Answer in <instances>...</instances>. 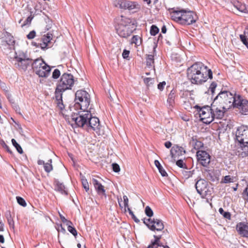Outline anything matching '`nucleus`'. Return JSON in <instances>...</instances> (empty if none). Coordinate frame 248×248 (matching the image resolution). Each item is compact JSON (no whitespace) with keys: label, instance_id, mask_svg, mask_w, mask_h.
I'll use <instances>...</instances> for the list:
<instances>
[{"label":"nucleus","instance_id":"f257e3e1","mask_svg":"<svg viewBox=\"0 0 248 248\" xmlns=\"http://www.w3.org/2000/svg\"><path fill=\"white\" fill-rule=\"evenodd\" d=\"M187 77L192 84L201 85L205 82L208 78H213V73L202 62H196L187 69Z\"/></svg>","mask_w":248,"mask_h":248},{"label":"nucleus","instance_id":"f03ea898","mask_svg":"<svg viewBox=\"0 0 248 248\" xmlns=\"http://www.w3.org/2000/svg\"><path fill=\"white\" fill-rule=\"evenodd\" d=\"M170 16L172 20L186 25L192 24L198 19L196 14L193 12L183 9L174 10L170 13Z\"/></svg>","mask_w":248,"mask_h":248},{"label":"nucleus","instance_id":"7ed1b4c3","mask_svg":"<svg viewBox=\"0 0 248 248\" xmlns=\"http://www.w3.org/2000/svg\"><path fill=\"white\" fill-rule=\"evenodd\" d=\"M91 108L90 110L80 109V111L75 109V112L72 111L70 114H65V118L69 122H74L77 126L86 129L88 120L91 117Z\"/></svg>","mask_w":248,"mask_h":248},{"label":"nucleus","instance_id":"20e7f679","mask_svg":"<svg viewBox=\"0 0 248 248\" xmlns=\"http://www.w3.org/2000/svg\"><path fill=\"white\" fill-rule=\"evenodd\" d=\"M135 30L134 25L132 23L130 18L124 16H121V19L116 26V32L119 36L127 38Z\"/></svg>","mask_w":248,"mask_h":248},{"label":"nucleus","instance_id":"39448f33","mask_svg":"<svg viewBox=\"0 0 248 248\" xmlns=\"http://www.w3.org/2000/svg\"><path fill=\"white\" fill-rule=\"evenodd\" d=\"M236 95L229 91H221L214 98L215 104H220L225 107L227 109H230L233 106L236 100Z\"/></svg>","mask_w":248,"mask_h":248},{"label":"nucleus","instance_id":"423d86ee","mask_svg":"<svg viewBox=\"0 0 248 248\" xmlns=\"http://www.w3.org/2000/svg\"><path fill=\"white\" fill-rule=\"evenodd\" d=\"M76 103L73 108L74 109H76L77 108H80V109H87L90 103V95L85 91L78 90L75 93Z\"/></svg>","mask_w":248,"mask_h":248},{"label":"nucleus","instance_id":"0eeeda50","mask_svg":"<svg viewBox=\"0 0 248 248\" xmlns=\"http://www.w3.org/2000/svg\"><path fill=\"white\" fill-rule=\"evenodd\" d=\"M113 5L117 8L132 11L133 13L137 12L140 9L138 2L128 0H115L113 1Z\"/></svg>","mask_w":248,"mask_h":248},{"label":"nucleus","instance_id":"6e6552de","mask_svg":"<svg viewBox=\"0 0 248 248\" xmlns=\"http://www.w3.org/2000/svg\"><path fill=\"white\" fill-rule=\"evenodd\" d=\"M195 187L202 198L212 194V188L209 186L208 182L204 179L201 178L198 180L195 184Z\"/></svg>","mask_w":248,"mask_h":248},{"label":"nucleus","instance_id":"1a4fd4ad","mask_svg":"<svg viewBox=\"0 0 248 248\" xmlns=\"http://www.w3.org/2000/svg\"><path fill=\"white\" fill-rule=\"evenodd\" d=\"M74 83L73 76L71 74L64 73L61 77L57 86L64 90L71 89Z\"/></svg>","mask_w":248,"mask_h":248},{"label":"nucleus","instance_id":"9d476101","mask_svg":"<svg viewBox=\"0 0 248 248\" xmlns=\"http://www.w3.org/2000/svg\"><path fill=\"white\" fill-rule=\"evenodd\" d=\"M15 41L13 36L9 33L5 32L2 34L0 38V46L3 49L14 48Z\"/></svg>","mask_w":248,"mask_h":248},{"label":"nucleus","instance_id":"9b49d317","mask_svg":"<svg viewBox=\"0 0 248 248\" xmlns=\"http://www.w3.org/2000/svg\"><path fill=\"white\" fill-rule=\"evenodd\" d=\"M201 121L204 124H209L213 121L211 107L204 106L198 110Z\"/></svg>","mask_w":248,"mask_h":248},{"label":"nucleus","instance_id":"f8f14e48","mask_svg":"<svg viewBox=\"0 0 248 248\" xmlns=\"http://www.w3.org/2000/svg\"><path fill=\"white\" fill-rule=\"evenodd\" d=\"M143 223L148 227L151 231L156 230L161 231L164 229V224L162 221L158 219L151 218L143 219Z\"/></svg>","mask_w":248,"mask_h":248},{"label":"nucleus","instance_id":"ddd939ff","mask_svg":"<svg viewBox=\"0 0 248 248\" xmlns=\"http://www.w3.org/2000/svg\"><path fill=\"white\" fill-rule=\"evenodd\" d=\"M90 117V118H89L88 121L86 129L88 131L93 130L98 135H100V129L101 126L100 124L99 119L96 117H93L91 113V117Z\"/></svg>","mask_w":248,"mask_h":248},{"label":"nucleus","instance_id":"4468645a","mask_svg":"<svg viewBox=\"0 0 248 248\" xmlns=\"http://www.w3.org/2000/svg\"><path fill=\"white\" fill-rule=\"evenodd\" d=\"M211 109L212 111L214 120L215 119H221L224 117L225 111L228 109L226 108L225 107L220 104H215V102L213 101L211 104Z\"/></svg>","mask_w":248,"mask_h":248},{"label":"nucleus","instance_id":"2eb2a0df","mask_svg":"<svg viewBox=\"0 0 248 248\" xmlns=\"http://www.w3.org/2000/svg\"><path fill=\"white\" fill-rule=\"evenodd\" d=\"M235 101L233 108H238L242 114H248V101L243 99L240 95H237Z\"/></svg>","mask_w":248,"mask_h":248},{"label":"nucleus","instance_id":"dca6fc26","mask_svg":"<svg viewBox=\"0 0 248 248\" xmlns=\"http://www.w3.org/2000/svg\"><path fill=\"white\" fill-rule=\"evenodd\" d=\"M197 160L199 164L204 167H208L211 161V156L206 151L198 150L197 152Z\"/></svg>","mask_w":248,"mask_h":248},{"label":"nucleus","instance_id":"f3484780","mask_svg":"<svg viewBox=\"0 0 248 248\" xmlns=\"http://www.w3.org/2000/svg\"><path fill=\"white\" fill-rule=\"evenodd\" d=\"M235 137L238 142L248 141V126L242 125L239 127L236 131Z\"/></svg>","mask_w":248,"mask_h":248},{"label":"nucleus","instance_id":"a211bd4d","mask_svg":"<svg viewBox=\"0 0 248 248\" xmlns=\"http://www.w3.org/2000/svg\"><path fill=\"white\" fill-rule=\"evenodd\" d=\"M16 67L19 70L26 71L28 67L31 64L32 60L29 58H23L20 56H16L15 57Z\"/></svg>","mask_w":248,"mask_h":248},{"label":"nucleus","instance_id":"6ab92c4d","mask_svg":"<svg viewBox=\"0 0 248 248\" xmlns=\"http://www.w3.org/2000/svg\"><path fill=\"white\" fill-rule=\"evenodd\" d=\"M65 90L61 89L59 87L57 86L55 92V97L56 101L57 106L61 110H62L64 108V106L62 102V93Z\"/></svg>","mask_w":248,"mask_h":248},{"label":"nucleus","instance_id":"aec40b11","mask_svg":"<svg viewBox=\"0 0 248 248\" xmlns=\"http://www.w3.org/2000/svg\"><path fill=\"white\" fill-rule=\"evenodd\" d=\"M236 230L241 236L248 238V223L239 222L236 225Z\"/></svg>","mask_w":248,"mask_h":248},{"label":"nucleus","instance_id":"412c9836","mask_svg":"<svg viewBox=\"0 0 248 248\" xmlns=\"http://www.w3.org/2000/svg\"><path fill=\"white\" fill-rule=\"evenodd\" d=\"M185 153L186 151L184 148L177 145H174L170 150V155L172 158L179 157Z\"/></svg>","mask_w":248,"mask_h":248},{"label":"nucleus","instance_id":"4be33fe9","mask_svg":"<svg viewBox=\"0 0 248 248\" xmlns=\"http://www.w3.org/2000/svg\"><path fill=\"white\" fill-rule=\"evenodd\" d=\"M43 67L36 70L35 72L39 77L47 78L50 74L51 69L50 66L47 64H44Z\"/></svg>","mask_w":248,"mask_h":248},{"label":"nucleus","instance_id":"5701e85b","mask_svg":"<svg viewBox=\"0 0 248 248\" xmlns=\"http://www.w3.org/2000/svg\"><path fill=\"white\" fill-rule=\"evenodd\" d=\"M92 183L98 195L106 197V191L104 186L97 180L93 178Z\"/></svg>","mask_w":248,"mask_h":248},{"label":"nucleus","instance_id":"b1692460","mask_svg":"<svg viewBox=\"0 0 248 248\" xmlns=\"http://www.w3.org/2000/svg\"><path fill=\"white\" fill-rule=\"evenodd\" d=\"M240 143V150L239 151L238 155L242 157L248 156V141L239 142Z\"/></svg>","mask_w":248,"mask_h":248},{"label":"nucleus","instance_id":"393cba45","mask_svg":"<svg viewBox=\"0 0 248 248\" xmlns=\"http://www.w3.org/2000/svg\"><path fill=\"white\" fill-rule=\"evenodd\" d=\"M154 45L153 46V53L154 54H149L147 55V57L146 58V65L148 67H151L153 66L154 63V54L156 52V48L157 46V42L155 40Z\"/></svg>","mask_w":248,"mask_h":248},{"label":"nucleus","instance_id":"a878e982","mask_svg":"<svg viewBox=\"0 0 248 248\" xmlns=\"http://www.w3.org/2000/svg\"><path fill=\"white\" fill-rule=\"evenodd\" d=\"M46 64L45 61L41 58H38L35 59L34 62L31 63L32 68L34 72L36 70H38L39 68H41L44 67L43 65Z\"/></svg>","mask_w":248,"mask_h":248},{"label":"nucleus","instance_id":"bb28decb","mask_svg":"<svg viewBox=\"0 0 248 248\" xmlns=\"http://www.w3.org/2000/svg\"><path fill=\"white\" fill-rule=\"evenodd\" d=\"M46 64L45 61L41 58H38L35 59L34 62L31 63L32 68L34 72L36 70H38L39 68H41L44 67L43 65Z\"/></svg>","mask_w":248,"mask_h":248},{"label":"nucleus","instance_id":"cd10ccee","mask_svg":"<svg viewBox=\"0 0 248 248\" xmlns=\"http://www.w3.org/2000/svg\"><path fill=\"white\" fill-rule=\"evenodd\" d=\"M232 4L239 11L244 13H248V6L246 4L241 3L239 1H233Z\"/></svg>","mask_w":248,"mask_h":248},{"label":"nucleus","instance_id":"c85d7f7f","mask_svg":"<svg viewBox=\"0 0 248 248\" xmlns=\"http://www.w3.org/2000/svg\"><path fill=\"white\" fill-rule=\"evenodd\" d=\"M54 184L55 185V189L60 192L62 194L65 195H68L67 191L65 189V187L62 183H61L58 180L55 179L54 180Z\"/></svg>","mask_w":248,"mask_h":248},{"label":"nucleus","instance_id":"c756f323","mask_svg":"<svg viewBox=\"0 0 248 248\" xmlns=\"http://www.w3.org/2000/svg\"><path fill=\"white\" fill-rule=\"evenodd\" d=\"M176 91L172 89L168 95L167 102L170 106H172L175 103V98L176 97Z\"/></svg>","mask_w":248,"mask_h":248},{"label":"nucleus","instance_id":"7c9ffc66","mask_svg":"<svg viewBox=\"0 0 248 248\" xmlns=\"http://www.w3.org/2000/svg\"><path fill=\"white\" fill-rule=\"evenodd\" d=\"M190 144L192 145L195 150H199L203 146V144L202 141L198 140L196 138H194L193 137L192 138Z\"/></svg>","mask_w":248,"mask_h":248},{"label":"nucleus","instance_id":"2f4dec72","mask_svg":"<svg viewBox=\"0 0 248 248\" xmlns=\"http://www.w3.org/2000/svg\"><path fill=\"white\" fill-rule=\"evenodd\" d=\"M155 165L156 167V168L158 169L159 172L161 174V175L164 177L167 176L168 175L167 173L165 171V170L164 169L163 167L160 164V162L158 160H155Z\"/></svg>","mask_w":248,"mask_h":248},{"label":"nucleus","instance_id":"473e14b6","mask_svg":"<svg viewBox=\"0 0 248 248\" xmlns=\"http://www.w3.org/2000/svg\"><path fill=\"white\" fill-rule=\"evenodd\" d=\"M154 237L155 238L154 241L152 242L151 244L148 246L147 248H153L155 245H157L156 247H157L158 246L159 247L163 246L161 244H159L158 243L159 242V240L161 237V236H156V235H154Z\"/></svg>","mask_w":248,"mask_h":248},{"label":"nucleus","instance_id":"72a5a7b5","mask_svg":"<svg viewBox=\"0 0 248 248\" xmlns=\"http://www.w3.org/2000/svg\"><path fill=\"white\" fill-rule=\"evenodd\" d=\"M44 168L46 172L49 173L53 170V166L52 165V159H49L48 162L44 164Z\"/></svg>","mask_w":248,"mask_h":248},{"label":"nucleus","instance_id":"f704fd0d","mask_svg":"<svg viewBox=\"0 0 248 248\" xmlns=\"http://www.w3.org/2000/svg\"><path fill=\"white\" fill-rule=\"evenodd\" d=\"M142 39L139 35H134L131 39V43L139 46L141 44Z\"/></svg>","mask_w":248,"mask_h":248},{"label":"nucleus","instance_id":"c9c22d12","mask_svg":"<svg viewBox=\"0 0 248 248\" xmlns=\"http://www.w3.org/2000/svg\"><path fill=\"white\" fill-rule=\"evenodd\" d=\"M6 217L7 219L8 223L11 228H14V221L12 217L11 213L8 212L6 213Z\"/></svg>","mask_w":248,"mask_h":248},{"label":"nucleus","instance_id":"e433bc0d","mask_svg":"<svg viewBox=\"0 0 248 248\" xmlns=\"http://www.w3.org/2000/svg\"><path fill=\"white\" fill-rule=\"evenodd\" d=\"M187 170V169H186ZM194 170H183L182 171L183 176L185 179H188L189 177H191L193 174Z\"/></svg>","mask_w":248,"mask_h":248},{"label":"nucleus","instance_id":"4c0bfd02","mask_svg":"<svg viewBox=\"0 0 248 248\" xmlns=\"http://www.w3.org/2000/svg\"><path fill=\"white\" fill-rule=\"evenodd\" d=\"M12 143L13 146L16 148L17 151L20 154L23 153V150L20 145L16 141V140L13 139H12Z\"/></svg>","mask_w":248,"mask_h":248},{"label":"nucleus","instance_id":"58836bf2","mask_svg":"<svg viewBox=\"0 0 248 248\" xmlns=\"http://www.w3.org/2000/svg\"><path fill=\"white\" fill-rule=\"evenodd\" d=\"M218 212L224 218L229 219H231V214L230 212L224 211L222 208H219Z\"/></svg>","mask_w":248,"mask_h":248},{"label":"nucleus","instance_id":"ea45409f","mask_svg":"<svg viewBox=\"0 0 248 248\" xmlns=\"http://www.w3.org/2000/svg\"><path fill=\"white\" fill-rule=\"evenodd\" d=\"M150 32V34L152 35L155 36L157 33H158V32H159V29H158V28L156 26H155V25H153L151 27Z\"/></svg>","mask_w":248,"mask_h":248},{"label":"nucleus","instance_id":"a19ab883","mask_svg":"<svg viewBox=\"0 0 248 248\" xmlns=\"http://www.w3.org/2000/svg\"><path fill=\"white\" fill-rule=\"evenodd\" d=\"M16 199L17 203L19 205L22 206L23 207L26 206L27 203H26L25 200L23 198H22L21 197L17 196L16 197Z\"/></svg>","mask_w":248,"mask_h":248},{"label":"nucleus","instance_id":"79ce46f5","mask_svg":"<svg viewBox=\"0 0 248 248\" xmlns=\"http://www.w3.org/2000/svg\"><path fill=\"white\" fill-rule=\"evenodd\" d=\"M145 213L148 217H152L153 216V211L152 209L149 206H147L145 209Z\"/></svg>","mask_w":248,"mask_h":248},{"label":"nucleus","instance_id":"37998d69","mask_svg":"<svg viewBox=\"0 0 248 248\" xmlns=\"http://www.w3.org/2000/svg\"><path fill=\"white\" fill-rule=\"evenodd\" d=\"M51 36L52 34H47V36H44L42 38V42L46 43V44H47V46H48V44L50 42V41L52 39Z\"/></svg>","mask_w":248,"mask_h":248},{"label":"nucleus","instance_id":"c03bdc74","mask_svg":"<svg viewBox=\"0 0 248 248\" xmlns=\"http://www.w3.org/2000/svg\"><path fill=\"white\" fill-rule=\"evenodd\" d=\"M217 86V84L215 82H212L208 89V92L210 91L212 94H214L215 90Z\"/></svg>","mask_w":248,"mask_h":248},{"label":"nucleus","instance_id":"a18cd8bd","mask_svg":"<svg viewBox=\"0 0 248 248\" xmlns=\"http://www.w3.org/2000/svg\"><path fill=\"white\" fill-rule=\"evenodd\" d=\"M60 75H61L60 71L58 69H56L54 70V71L52 73V77L54 79H57L59 78Z\"/></svg>","mask_w":248,"mask_h":248},{"label":"nucleus","instance_id":"49530a36","mask_svg":"<svg viewBox=\"0 0 248 248\" xmlns=\"http://www.w3.org/2000/svg\"><path fill=\"white\" fill-rule=\"evenodd\" d=\"M0 86L1 89L4 92L5 94L7 93H9V88L6 86V84L4 82H0Z\"/></svg>","mask_w":248,"mask_h":248},{"label":"nucleus","instance_id":"de8ad7c7","mask_svg":"<svg viewBox=\"0 0 248 248\" xmlns=\"http://www.w3.org/2000/svg\"><path fill=\"white\" fill-rule=\"evenodd\" d=\"M128 211L129 213V214L131 215L132 218L134 220V221L136 223H139L140 220L135 216L133 212L132 211V210L130 209L129 207H128Z\"/></svg>","mask_w":248,"mask_h":248},{"label":"nucleus","instance_id":"09e8293b","mask_svg":"<svg viewBox=\"0 0 248 248\" xmlns=\"http://www.w3.org/2000/svg\"><path fill=\"white\" fill-rule=\"evenodd\" d=\"M154 81V78H146L144 79V82L147 86H149L151 84H152Z\"/></svg>","mask_w":248,"mask_h":248},{"label":"nucleus","instance_id":"8fccbe9b","mask_svg":"<svg viewBox=\"0 0 248 248\" xmlns=\"http://www.w3.org/2000/svg\"><path fill=\"white\" fill-rule=\"evenodd\" d=\"M177 166H178L179 167L181 168H186L187 169L186 167V165L184 163V162L183 160L182 159H179L176 161V163Z\"/></svg>","mask_w":248,"mask_h":248},{"label":"nucleus","instance_id":"3c124183","mask_svg":"<svg viewBox=\"0 0 248 248\" xmlns=\"http://www.w3.org/2000/svg\"><path fill=\"white\" fill-rule=\"evenodd\" d=\"M67 230L68 231L70 232L75 237H76V236L78 234V232H77V230H76V229L71 226V227H69L68 228H67Z\"/></svg>","mask_w":248,"mask_h":248},{"label":"nucleus","instance_id":"603ef678","mask_svg":"<svg viewBox=\"0 0 248 248\" xmlns=\"http://www.w3.org/2000/svg\"><path fill=\"white\" fill-rule=\"evenodd\" d=\"M82 184L84 188L85 189L86 192H88L89 190V186L88 182L87 180H82Z\"/></svg>","mask_w":248,"mask_h":248},{"label":"nucleus","instance_id":"864d4df0","mask_svg":"<svg viewBox=\"0 0 248 248\" xmlns=\"http://www.w3.org/2000/svg\"><path fill=\"white\" fill-rule=\"evenodd\" d=\"M112 168L113 170L115 172H118L120 170V166L117 163H113L112 164Z\"/></svg>","mask_w":248,"mask_h":248},{"label":"nucleus","instance_id":"5fc2aeb1","mask_svg":"<svg viewBox=\"0 0 248 248\" xmlns=\"http://www.w3.org/2000/svg\"><path fill=\"white\" fill-rule=\"evenodd\" d=\"M7 99L8 100V101H9V102L11 103V104H12V103H14L15 101V100L14 99V98H13L12 95L11 93H7L5 94Z\"/></svg>","mask_w":248,"mask_h":248},{"label":"nucleus","instance_id":"6e6d98bb","mask_svg":"<svg viewBox=\"0 0 248 248\" xmlns=\"http://www.w3.org/2000/svg\"><path fill=\"white\" fill-rule=\"evenodd\" d=\"M36 32L34 31H32L27 35V37L29 39H32L35 36Z\"/></svg>","mask_w":248,"mask_h":248},{"label":"nucleus","instance_id":"4d7b16f0","mask_svg":"<svg viewBox=\"0 0 248 248\" xmlns=\"http://www.w3.org/2000/svg\"><path fill=\"white\" fill-rule=\"evenodd\" d=\"M124 202V206L125 207V211H126L125 208L129 207L128 206V199L126 195H124L123 196Z\"/></svg>","mask_w":248,"mask_h":248},{"label":"nucleus","instance_id":"13d9d810","mask_svg":"<svg viewBox=\"0 0 248 248\" xmlns=\"http://www.w3.org/2000/svg\"><path fill=\"white\" fill-rule=\"evenodd\" d=\"M166 84V83L165 81L160 82L157 85L158 89L160 91H163Z\"/></svg>","mask_w":248,"mask_h":248},{"label":"nucleus","instance_id":"bf43d9fd","mask_svg":"<svg viewBox=\"0 0 248 248\" xmlns=\"http://www.w3.org/2000/svg\"><path fill=\"white\" fill-rule=\"evenodd\" d=\"M232 182V179L230 175H227L224 177L223 182L225 183H228Z\"/></svg>","mask_w":248,"mask_h":248},{"label":"nucleus","instance_id":"052dcab7","mask_svg":"<svg viewBox=\"0 0 248 248\" xmlns=\"http://www.w3.org/2000/svg\"><path fill=\"white\" fill-rule=\"evenodd\" d=\"M12 107L15 109V110L17 112L20 113V108L19 106L15 102H14V103H12L11 104Z\"/></svg>","mask_w":248,"mask_h":248},{"label":"nucleus","instance_id":"680f3d73","mask_svg":"<svg viewBox=\"0 0 248 248\" xmlns=\"http://www.w3.org/2000/svg\"><path fill=\"white\" fill-rule=\"evenodd\" d=\"M130 51L129 50H127L126 49H124L123 51L122 56L124 59H126L128 58V55L129 54Z\"/></svg>","mask_w":248,"mask_h":248},{"label":"nucleus","instance_id":"e2e57ef3","mask_svg":"<svg viewBox=\"0 0 248 248\" xmlns=\"http://www.w3.org/2000/svg\"><path fill=\"white\" fill-rule=\"evenodd\" d=\"M47 44L46 43L42 42V43H39V47H40L42 49H45L47 46Z\"/></svg>","mask_w":248,"mask_h":248},{"label":"nucleus","instance_id":"0e129e2a","mask_svg":"<svg viewBox=\"0 0 248 248\" xmlns=\"http://www.w3.org/2000/svg\"><path fill=\"white\" fill-rule=\"evenodd\" d=\"M32 19V17L31 16L28 17L26 19L25 23L22 25V26H25L28 24L31 23Z\"/></svg>","mask_w":248,"mask_h":248},{"label":"nucleus","instance_id":"69168bd1","mask_svg":"<svg viewBox=\"0 0 248 248\" xmlns=\"http://www.w3.org/2000/svg\"><path fill=\"white\" fill-rule=\"evenodd\" d=\"M240 38L243 43H245V42L247 40L246 35H240Z\"/></svg>","mask_w":248,"mask_h":248},{"label":"nucleus","instance_id":"338daca9","mask_svg":"<svg viewBox=\"0 0 248 248\" xmlns=\"http://www.w3.org/2000/svg\"><path fill=\"white\" fill-rule=\"evenodd\" d=\"M164 145H165V146L167 148L169 149V148H170L172 144H171V143L170 141H166Z\"/></svg>","mask_w":248,"mask_h":248},{"label":"nucleus","instance_id":"774afa93","mask_svg":"<svg viewBox=\"0 0 248 248\" xmlns=\"http://www.w3.org/2000/svg\"><path fill=\"white\" fill-rule=\"evenodd\" d=\"M4 147L6 149L8 152H9L10 154L13 153L12 151L10 150V148L8 145H7L5 143H4Z\"/></svg>","mask_w":248,"mask_h":248}]
</instances>
